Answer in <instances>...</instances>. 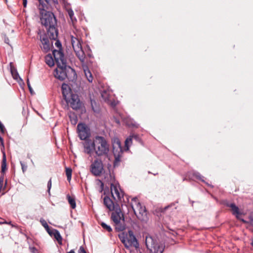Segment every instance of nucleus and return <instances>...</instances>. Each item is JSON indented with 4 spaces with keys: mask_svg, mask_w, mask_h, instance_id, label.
<instances>
[{
    "mask_svg": "<svg viewBox=\"0 0 253 253\" xmlns=\"http://www.w3.org/2000/svg\"><path fill=\"white\" fill-rule=\"evenodd\" d=\"M171 206H172V205H170V206H168L167 207H166L165 209L166 210V209H168L169 208V207Z\"/></svg>",
    "mask_w": 253,
    "mask_h": 253,
    "instance_id": "nucleus-47",
    "label": "nucleus"
},
{
    "mask_svg": "<svg viewBox=\"0 0 253 253\" xmlns=\"http://www.w3.org/2000/svg\"><path fill=\"white\" fill-rule=\"evenodd\" d=\"M52 53L58 67L66 68L67 62L62 50L54 49L53 50Z\"/></svg>",
    "mask_w": 253,
    "mask_h": 253,
    "instance_id": "nucleus-8",
    "label": "nucleus"
},
{
    "mask_svg": "<svg viewBox=\"0 0 253 253\" xmlns=\"http://www.w3.org/2000/svg\"><path fill=\"white\" fill-rule=\"evenodd\" d=\"M71 43L76 56L82 63L84 62L85 54L82 48L81 40L72 36Z\"/></svg>",
    "mask_w": 253,
    "mask_h": 253,
    "instance_id": "nucleus-7",
    "label": "nucleus"
},
{
    "mask_svg": "<svg viewBox=\"0 0 253 253\" xmlns=\"http://www.w3.org/2000/svg\"><path fill=\"white\" fill-rule=\"evenodd\" d=\"M39 7L41 15V21L46 30L47 33L51 40H56L58 37V30L57 29V20L54 14L45 10L46 7L40 8Z\"/></svg>",
    "mask_w": 253,
    "mask_h": 253,
    "instance_id": "nucleus-2",
    "label": "nucleus"
},
{
    "mask_svg": "<svg viewBox=\"0 0 253 253\" xmlns=\"http://www.w3.org/2000/svg\"><path fill=\"white\" fill-rule=\"evenodd\" d=\"M0 129L1 131V132H4L5 130V127L2 124V123L0 121Z\"/></svg>",
    "mask_w": 253,
    "mask_h": 253,
    "instance_id": "nucleus-39",
    "label": "nucleus"
},
{
    "mask_svg": "<svg viewBox=\"0 0 253 253\" xmlns=\"http://www.w3.org/2000/svg\"><path fill=\"white\" fill-rule=\"evenodd\" d=\"M27 85H28V88H29V90H30V92H31V93H33V90H32V87H31V85H30V83H29V80H27Z\"/></svg>",
    "mask_w": 253,
    "mask_h": 253,
    "instance_id": "nucleus-40",
    "label": "nucleus"
},
{
    "mask_svg": "<svg viewBox=\"0 0 253 253\" xmlns=\"http://www.w3.org/2000/svg\"><path fill=\"white\" fill-rule=\"evenodd\" d=\"M40 41L42 43V45L41 46V47L42 51L45 53L49 51L50 49V43L47 36L45 35L42 36H41Z\"/></svg>",
    "mask_w": 253,
    "mask_h": 253,
    "instance_id": "nucleus-13",
    "label": "nucleus"
},
{
    "mask_svg": "<svg viewBox=\"0 0 253 253\" xmlns=\"http://www.w3.org/2000/svg\"><path fill=\"white\" fill-rule=\"evenodd\" d=\"M91 172L95 176L100 175L103 169V164L101 161L95 160L90 166Z\"/></svg>",
    "mask_w": 253,
    "mask_h": 253,
    "instance_id": "nucleus-10",
    "label": "nucleus"
},
{
    "mask_svg": "<svg viewBox=\"0 0 253 253\" xmlns=\"http://www.w3.org/2000/svg\"><path fill=\"white\" fill-rule=\"evenodd\" d=\"M145 244L151 253H163L165 248L163 243L155 241L151 236L146 237Z\"/></svg>",
    "mask_w": 253,
    "mask_h": 253,
    "instance_id": "nucleus-6",
    "label": "nucleus"
},
{
    "mask_svg": "<svg viewBox=\"0 0 253 253\" xmlns=\"http://www.w3.org/2000/svg\"><path fill=\"white\" fill-rule=\"evenodd\" d=\"M67 253H75V252L74 250H72L70 252H68Z\"/></svg>",
    "mask_w": 253,
    "mask_h": 253,
    "instance_id": "nucleus-46",
    "label": "nucleus"
},
{
    "mask_svg": "<svg viewBox=\"0 0 253 253\" xmlns=\"http://www.w3.org/2000/svg\"><path fill=\"white\" fill-rule=\"evenodd\" d=\"M69 203L72 209H75L76 207L75 199L74 197H71L69 195L67 196Z\"/></svg>",
    "mask_w": 253,
    "mask_h": 253,
    "instance_id": "nucleus-25",
    "label": "nucleus"
},
{
    "mask_svg": "<svg viewBox=\"0 0 253 253\" xmlns=\"http://www.w3.org/2000/svg\"><path fill=\"white\" fill-rule=\"evenodd\" d=\"M84 152L91 156L94 152L98 157L106 156L109 152V144L102 136H96L93 141L87 140L83 143Z\"/></svg>",
    "mask_w": 253,
    "mask_h": 253,
    "instance_id": "nucleus-1",
    "label": "nucleus"
},
{
    "mask_svg": "<svg viewBox=\"0 0 253 253\" xmlns=\"http://www.w3.org/2000/svg\"><path fill=\"white\" fill-rule=\"evenodd\" d=\"M119 238L127 248H129L130 246H133L136 248L139 247V244L133 234V231L131 230L128 231V233L126 234L124 233H122L119 235Z\"/></svg>",
    "mask_w": 253,
    "mask_h": 253,
    "instance_id": "nucleus-5",
    "label": "nucleus"
},
{
    "mask_svg": "<svg viewBox=\"0 0 253 253\" xmlns=\"http://www.w3.org/2000/svg\"><path fill=\"white\" fill-rule=\"evenodd\" d=\"M66 101L74 110H78L81 107L82 103L76 94L71 95V97Z\"/></svg>",
    "mask_w": 253,
    "mask_h": 253,
    "instance_id": "nucleus-11",
    "label": "nucleus"
},
{
    "mask_svg": "<svg viewBox=\"0 0 253 253\" xmlns=\"http://www.w3.org/2000/svg\"><path fill=\"white\" fill-rule=\"evenodd\" d=\"M84 73L89 83H91L92 82L93 77L90 71L86 68L84 69Z\"/></svg>",
    "mask_w": 253,
    "mask_h": 253,
    "instance_id": "nucleus-22",
    "label": "nucleus"
},
{
    "mask_svg": "<svg viewBox=\"0 0 253 253\" xmlns=\"http://www.w3.org/2000/svg\"><path fill=\"white\" fill-rule=\"evenodd\" d=\"M78 134L81 140H87V138L89 136V130L88 127L83 124H79L77 126Z\"/></svg>",
    "mask_w": 253,
    "mask_h": 253,
    "instance_id": "nucleus-9",
    "label": "nucleus"
},
{
    "mask_svg": "<svg viewBox=\"0 0 253 253\" xmlns=\"http://www.w3.org/2000/svg\"><path fill=\"white\" fill-rule=\"evenodd\" d=\"M250 220L251 223L253 225V214L250 216Z\"/></svg>",
    "mask_w": 253,
    "mask_h": 253,
    "instance_id": "nucleus-43",
    "label": "nucleus"
},
{
    "mask_svg": "<svg viewBox=\"0 0 253 253\" xmlns=\"http://www.w3.org/2000/svg\"><path fill=\"white\" fill-rule=\"evenodd\" d=\"M52 236H54L59 243H61L62 240V238L60 235L59 232L55 229H52Z\"/></svg>",
    "mask_w": 253,
    "mask_h": 253,
    "instance_id": "nucleus-21",
    "label": "nucleus"
},
{
    "mask_svg": "<svg viewBox=\"0 0 253 253\" xmlns=\"http://www.w3.org/2000/svg\"><path fill=\"white\" fill-rule=\"evenodd\" d=\"M65 68H66L59 67L58 69H56L54 74L55 77L61 81L65 80L67 77L66 72L64 70Z\"/></svg>",
    "mask_w": 253,
    "mask_h": 253,
    "instance_id": "nucleus-15",
    "label": "nucleus"
},
{
    "mask_svg": "<svg viewBox=\"0 0 253 253\" xmlns=\"http://www.w3.org/2000/svg\"><path fill=\"white\" fill-rule=\"evenodd\" d=\"M6 169V159L5 153H3L2 160L1 164V172L4 173Z\"/></svg>",
    "mask_w": 253,
    "mask_h": 253,
    "instance_id": "nucleus-24",
    "label": "nucleus"
},
{
    "mask_svg": "<svg viewBox=\"0 0 253 253\" xmlns=\"http://www.w3.org/2000/svg\"><path fill=\"white\" fill-rule=\"evenodd\" d=\"M91 102V106L92 108V110L95 113H99V109L98 107H95V105H96V102L95 101L91 99L90 100Z\"/></svg>",
    "mask_w": 253,
    "mask_h": 253,
    "instance_id": "nucleus-28",
    "label": "nucleus"
},
{
    "mask_svg": "<svg viewBox=\"0 0 253 253\" xmlns=\"http://www.w3.org/2000/svg\"><path fill=\"white\" fill-rule=\"evenodd\" d=\"M113 153L116 155V153L118 152H122L121 144L120 141L117 140L113 144Z\"/></svg>",
    "mask_w": 253,
    "mask_h": 253,
    "instance_id": "nucleus-19",
    "label": "nucleus"
},
{
    "mask_svg": "<svg viewBox=\"0 0 253 253\" xmlns=\"http://www.w3.org/2000/svg\"><path fill=\"white\" fill-rule=\"evenodd\" d=\"M28 158H30V156H29V155H28Z\"/></svg>",
    "mask_w": 253,
    "mask_h": 253,
    "instance_id": "nucleus-52",
    "label": "nucleus"
},
{
    "mask_svg": "<svg viewBox=\"0 0 253 253\" xmlns=\"http://www.w3.org/2000/svg\"><path fill=\"white\" fill-rule=\"evenodd\" d=\"M252 246L253 247V242L252 243Z\"/></svg>",
    "mask_w": 253,
    "mask_h": 253,
    "instance_id": "nucleus-53",
    "label": "nucleus"
},
{
    "mask_svg": "<svg viewBox=\"0 0 253 253\" xmlns=\"http://www.w3.org/2000/svg\"><path fill=\"white\" fill-rule=\"evenodd\" d=\"M194 175L198 179L204 182V176H202L199 172H195Z\"/></svg>",
    "mask_w": 253,
    "mask_h": 253,
    "instance_id": "nucleus-32",
    "label": "nucleus"
},
{
    "mask_svg": "<svg viewBox=\"0 0 253 253\" xmlns=\"http://www.w3.org/2000/svg\"><path fill=\"white\" fill-rule=\"evenodd\" d=\"M226 206L231 208L233 214L235 215L237 218L239 219L241 213L239 211L238 207L234 203H228L226 204Z\"/></svg>",
    "mask_w": 253,
    "mask_h": 253,
    "instance_id": "nucleus-16",
    "label": "nucleus"
},
{
    "mask_svg": "<svg viewBox=\"0 0 253 253\" xmlns=\"http://www.w3.org/2000/svg\"><path fill=\"white\" fill-rule=\"evenodd\" d=\"M45 62L49 67H52L54 64L53 59L50 54L45 56Z\"/></svg>",
    "mask_w": 253,
    "mask_h": 253,
    "instance_id": "nucleus-20",
    "label": "nucleus"
},
{
    "mask_svg": "<svg viewBox=\"0 0 253 253\" xmlns=\"http://www.w3.org/2000/svg\"><path fill=\"white\" fill-rule=\"evenodd\" d=\"M11 75H12L13 78L15 80H18V78L20 79L16 69L11 68Z\"/></svg>",
    "mask_w": 253,
    "mask_h": 253,
    "instance_id": "nucleus-27",
    "label": "nucleus"
},
{
    "mask_svg": "<svg viewBox=\"0 0 253 253\" xmlns=\"http://www.w3.org/2000/svg\"><path fill=\"white\" fill-rule=\"evenodd\" d=\"M78 253H86L83 247L81 246L78 251Z\"/></svg>",
    "mask_w": 253,
    "mask_h": 253,
    "instance_id": "nucleus-37",
    "label": "nucleus"
},
{
    "mask_svg": "<svg viewBox=\"0 0 253 253\" xmlns=\"http://www.w3.org/2000/svg\"><path fill=\"white\" fill-rule=\"evenodd\" d=\"M39 2V6L40 8L42 7H47V4L48 3L47 0H38Z\"/></svg>",
    "mask_w": 253,
    "mask_h": 253,
    "instance_id": "nucleus-30",
    "label": "nucleus"
},
{
    "mask_svg": "<svg viewBox=\"0 0 253 253\" xmlns=\"http://www.w3.org/2000/svg\"><path fill=\"white\" fill-rule=\"evenodd\" d=\"M111 214V219L114 223L115 228L118 231H122L125 229L124 214L120 207H117Z\"/></svg>",
    "mask_w": 253,
    "mask_h": 253,
    "instance_id": "nucleus-3",
    "label": "nucleus"
},
{
    "mask_svg": "<svg viewBox=\"0 0 253 253\" xmlns=\"http://www.w3.org/2000/svg\"><path fill=\"white\" fill-rule=\"evenodd\" d=\"M20 164L21 166L23 172L26 170L27 166L25 165L22 162L20 161Z\"/></svg>",
    "mask_w": 253,
    "mask_h": 253,
    "instance_id": "nucleus-36",
    "label": "nucleus"
},
{
    "mask_svg": "<svg viewBox=\"0 0 253 253\" xmlns=\"http://www.w3.org/2000/svg\"><path fill=\"white\" fill-rule=\"evenodd\" d=\"M74 124H76L77 123V119H75L74 120Z\"/></svg>",
    "mask_w": 253,
    "mask_h": 253,
    "instance_id": "nucleus-48",
    "label": "nucleus"
},
{
    "mask_svg": "<svg viewBox=\"0 0 253 253\" xmlns=\"http://www.w3.org/2000/svg\"><path fill=\"white\" fill-rule=\"evenodd\" d=\"M62 90L63 96L66 101H67V100L71 97V95L73 94L71 93L70 90L69 89V87L66 84H62Z\"/></svg>",
    "mask_w": 253,
    "mask_h": 253,
    "instance_id": "nucleus-17",
    "label": "nucleus"
},
{
    "mask_svg": "<svg viewBox=\"0 0 253 253\" xmlns=\"http://www.w3.org/2000/svg\"><path fill=\"white\" fill-rule=\"evenodd\" d=\"M55 40L56 41L55 45L58 48L57 50H62V44L60 42L59 40H56V39Z\"/></svg>",
    "mask_w": 253,
    "mask_h": 253,
    "instance_id": "nucleus-33",
    "label": "nucleus"
},
{
    "mask_svg": "<svg viewBox=\"0 0 253 253\" xmlns=\"http://www.w3.org/2000/svg\"><path fill=\"white\" fill-rule=\"evenodd\" d=\"M31 162L32 163L33 165H34V162H33V160H31Z\"/></svg>",
    "mask_w": 253,
    "mask_h": 253,
    "instance_id": "nucleus-50",
    "label": "nucleus"
},
{
    "mask_svg": "<svg viewBox=\"0 0 253 253\" xmlns=\"http://www.w3.org/2000/svg\"><path fill=\"white\" fill-rule=\"evenodd\" d=\"M32 252L34 253H37V250L35 248L32 249Z\"/></svg>",
    "mask_w": 253,
    "mask_h": 253,
    "instance_id": "nucleus-45",
    "label": "nucleus"
},
{
    "mask_svg": "<svg viewBox=\"0 0 253 253\" xmlns=\"http://www.w3.org/2000/svg\"><path fill=\"white\" fill-rule=\"evenodd\" d=\"M133 211L139 220L141 221H146L147 220V211L144 206L140 205V206H137L136 208L133 210Z\"/></svg>",
    "mask_w": 253,
    "mask_h": 253,
    "instance_id": "nucleus-12",
    "label": "nucleus"
},
{
    "mask_svg": "<svg viewBox=\"0 0 253 253\" xmlns=\"http://www.w3.org/2000/svg\"><path fill=\"white\" fill-rule=\"evenodd\" d=\"M110 180L108 184L110 185L112 196L114 200L117 202L123 197V193L120 188L119 184L115 181V177L111 173L109 174Z\"/></svg>",
    "mask_w": 253,
    "mask_h": 253,
    "instance_id": "nucleus-4",
    "label": "nucleus"
},
{
    "mask_svg": "<svg viewBox=\"0 0 253 253\" xmlns=\"http://www.w3.org/2000/svg\"><path fill=\"white\" fill-rule=\"evenodd\" d=\"M51 188V179L50 178L47 183V192L49 195L50 194V191Z\"/></svg>",
    "mask_w": 253,
    "mask_h": 253,
    "instance_id": "nucleus-35",
    "label": "nucleus"
},
{
    "mask_svg": "<svg viewBox=\"0 0 253 253\" xmlns=\"http://www.w3.org/2000/svg\"><path fill=\"white\" fill-rule=\"evenodd\" d=\"M46 231L47 232V233L50 235V236H52V229L51 230L49 228V227L48 226V228H45Z\"/></svg>",
    "mask_w": 253,
    "mask_h": 253,
    "instance_id": "nucleus-38",
    "label": "nucleus"
},
{
    "mask_svg": "<svg viewBox=\"0 0 253 253\" xmlns=\"http://www.w3.org/2000/svg\"><path fill=\"white\" fill-rule=\"evenodd\" d=\"M141 204L138 202V200L137 198H133L131 200V207L133 210H135V209L136 208V207L138 206H140Z\"/></svg>",
    "mask_w": 253,
    "mask_h": 253,
    "instance_id": "nucleus-23",
    "label": "nucleus"
},
{
    "mask_svg": "<svg viewBox=\"0 0 253 253\" xmlns=\"http://www.w3.org/2000/svg\"><path fill=\"white\" fill-rule=\"evenodd\" d=\"M3 178L2 177H0V189L1 190L3 186Z\"/></svg>",
    "mask_w": 253,
    "mask_h": 253,
    "instance_id": "nucleus-41",
    "label": "nucleus"
},
{
    "mask_svg": "<svg viewBox=\"0 0 253 253\" xmlns=\"http://www.w3.org/2000/svg\"><path fill=\"white\" fill-rule=\"evenodd\" d=\"M101 186L103 187V183H101Z\"/></svg>",
    "mask_w": 253,
    "mask_h": 253,
    "instance_id": "nucleus-51",
    "label": "nucleus"
},
{
    "mask_svg": "<svg viewBox=\"0 0 253 253\" xmlns=\"http://www.w3.org/2000/svg\"><path fill=\"white\" fill-rule=\"evenodd\" d=\"M0 140L1 142H2V141H3L2 138H1V137H0Z\"/></svg>",
    "mask_w": 253,
    "mask_h": 253,
    "instance_id": "nucleus-49",
    "label": "nucleus"
},
{
    "mask_svg": "<svg viewBox=\"0 0 253 253\" xmlns=\"http://www.w3.org/2000/svg\"><path fill=\"white\" fill-rule=\"evenodd\" d=\"M67 12L73 24H74V23L77 21V19L76 17L74 16V13L73 11L71 9H68L67 10Z\"/></svg>",
    "mask_w": 253,
    "mask_h": 253,
    "instance_id": "nucleus-26",
    "label": "nucleus"
},
{
    "mask_svg": "<svg viewBox=\"0 0 253 253\" xmlns=\"http://www.w3.org/2000/svg\"><path fill=\"white\" fill-rule=\"evenodd\" d=\"M72 169L70 168H66V174L67 177V180L70 181L72 177Z\"/></svg>",
    "mask_w": 253,
    "mask_h": 253,
    "instance_id": "nucleus-29",
    "label": "nucleus"
},
{
    "mask_svg": "<svg viewBox=\"0 0 253 253\" xmlns=\"http://www.w3.org/2000/svg\"><path fill=\"white\" fill-rule=\"evenodd\" d=\"M27 4V0H23V4L24 7H26Z\"/></svg>",
    "mask_w": 253,
    "mask_h": 253,
    "instance_id": "nucleus-44",
    "label": "nucleus"
},
{
    "mask_svg": "<svg viewBox=\"0 0 253 253\" xmlns=\"http://www.w3.org/2000/svg\"><path fill=\"white\" fill-rule=\"evenodd\" d=\"M100 225L103 229H106L107 231L111 232L112 231L111 227L109 225L106 224L105 223L101 222Z\"/></svg>",
    "mask_w": 253,
    "mask_h": 253,
    "instance_id": "nucleus-31",
    "label": "nucleus"
},
{
    "mask_svg": "<svg viewBox=\"0 0 253 253\" xmlns=\"http://www.w3.org/2000/svg\"><path fill=\"white\" fill-rule=\"evenodd\" d=\"M4 41L6 43L9 44V39L5 35H4Z\"/></svg>",
    "mask_w": 253,
    "mask_h": 253,
    "instance_id": "nucleus-42",
    "label": "nucleus"
},
{
    "mask_svg": "<svg viewBox=\"0 0 253 253\" xmlns=\"http://www.w3.org/2000/svg\"><path fill=\"white\" fill-rule=\"evenodd\" d=\"M103 201L104 204L110 211H113L115 210L117 207H119V205L118 204H115L108 196H105L104 198Z\"/></svg>",
    "mask_w": 253,
    "mask_h": 253,
    "instance_id": "nucleus-14",
    "label": "nucleus"
},
{
    "mask_svg": "<svg viewBox=\"0 0 253 253\" xmlns=\"http://www.w3.org/2000/svg\"><path fill=\"white\" fill-rule=\"evenodd\" d=\"M40 222L42 224V225L44 227V228H48V224L46 222V221L43 219V218H41L40 219Z\"/></svg>",
    "mask_w": 253,
    "mask_h": 253,
    "instance_id": "nucleus-34",
    "label": "nucleus"
},
{
    "mask_svg": "<svg viewBox=\"0 0 253 253\" xmlns=\"http://www.w3.org/2000/svg\"><path fill=\"white\" fill-rule=\"evenodd\" d=\"M133 139L137 141L139 139V137L137 135L132 134L126 139L125 141V147L127 150H128L130 144L132 143Z\"/></svg>",
    "mask_w": 253,
    "mask_h": 253,
    "instance_id": "nucleus-18",
    "label": "nucleus"
}]
</instances>
